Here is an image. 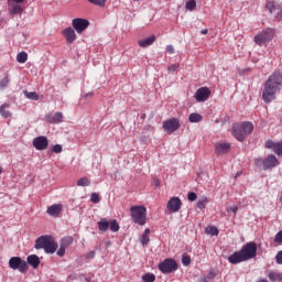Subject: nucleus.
<instances>
[{
	"label": "nucleus",
	"mask_w": 282,
	"mask_h": 282,
	"mask_svg": "<svg viewBox=\"0 0 282 282\" xmlns=\"http://www.w3.org/2000/svg\"><path fill=\"white\" fill-rule=\"evenodd\" d=\"M3 173V169L0 166V175Z\"/></svg>",
	"instance_id": "680f3d73"
},
{
	"label": "nucleus",
	"mask_w": 282,
	"mask_h": 282,
	"mask_svg": "<svg viewBox=\"0 0 282 282\" xmlns=\"http://www.w3.org/2000/svg\"><path fill=\"white\" fill-rule=\"evenodd\" d=\"M159 270L163 274H171L177 270V262L174 259L167 258L159 264Z\"/></svg>",
	"instance_id": "6e6552de"
},
{
	"label": "nucleus",
	"mask_w": 282,
	"mask_h": 282,
	"mask_svg": "<svg viewBox=\"0 0 282 282\" xmlns=\"http://www.w3.org/2000/svg\"><path fill=\"white\" fill-rule=\"evenodd\" d=\"M33 147L36 149V151H45V149L50 147V140L45 135L36 137L33 140Z\"/></svg>",
	"instance_id": "f8f14e48"
},
{
	"label": "nucleus",
	"mask_w": 282,
	"mask_h": 282,
	"mask_svg": "<svg viewBox=\"0 0 282 282\" xmlns=\"http://www.w3.org/2000/svg\"><path fill=\"white\" fill-rule=\"evenodd\" d=\"M9 268L11 270H19L21 274H25L28 272V262L21 259V257H11L9 259Z\"/></svg>",
	"instance_id": "0eeeda50"
},
{
	"label": "nucleus",
	"mask_w": 282,
	"mask_h": 282,
	"mask_svg": "<svg viewBox=\"0 0 282 282\" xmlns=\"http://www.w3.org/2000/svg\"><path fill=\"white\" fill-rule=\"evenodd\" d=\"M153 182H154V186H160V184H161V181L158 177H154Z\"/></svg>",
	"instance_id": "6e6d98bb"
},
{
	"label": "nucleus",
	"mask_w": 282,
	"mask_h": 282,
	"mask_svg": "<svg viewBox=\"0 0 282 282\" xmlns=\"http://www.w3.org/2000/svg\"><path fill=\"white\" fill-rule=\"evenodd\" d=\"M90 202H93V204H99L100 203V196L98 195V193H93L91 194Z\"/></svg>",
	"instance_id": "ea45409f"
},
{
	"label": "nucleus",
	"mask_w": 282,
	"mask_h": 282,
	"mask_svg": "<svg viewBox=\"0 0 282 282\" xmlns=\"http://www.w3.org/2000/svg\"><path fill=\"white\" fill-rule=\"evenodd\" d=\"M26 263H29V265H32L34 270H36V268L41 265V259H39V256L36 254H31V256H28Z\"/></svg>",
	"instance_id": "4be33fe9"
},
{
	"label": "nucleus",
	"mask_w": 282,
	"mask_h": 282,
	"mask_svg": "<svg viewBox=\"0 0 282 282\" xmlns=\"http://www.w3.org/2000/svg\"><path fill=\"white\" fill-rule=\"evenodd\" d=\"M267 10H269L270 14H272V12H276V10H279V8H281V6H279V3L274 2V1H268L265 4Z\"/></svg>",
	"instance_id": "c85d7f7f"
},
{
	"label": "nucleus",
	"mask_w": 282,
	"mask_h": 282,
	"mask_svg": "<svg viewBox=\"0 0 282 282\" xmlns=\"http://www.w3.org/2000/svg\"><path fill=\"white\" fill-rule=\"evenodd\" d=\"M227 210H228V213H237V210H239V207L234 206V207L228 208Z\"/></svg>",
	"instance_id": "5fc2aeb1"
},
{
	"label": "nucleus",
	"mask_w": 282,
	"mask_h": 282,
	"mask_svg": "<svg viewBox=\"0 0 282 282\" xmlns=\"http://www.w3.org/2000/svg\"><path fill=\"white\" fill-rule=\"evenodd\" d=\"M152 43H155V35H151L149 37L138 41V45L140 47H150Z\"/></svg>",
	"instance_id": "5701e85b"
},
{
	"label": "nucleus",
	"mask_w": 282,
	"mask_h": 282,
	"mask_svg": "<svg viewBox=\"0 0 282 282\" xmlns=\"http://www.w3.org/2000/svg\"><path fill=\"white\" fill-rule=\"evenodd\" d=\"M23 94H24V96L26 97V98H29V100H39V95H37V93L36 91H28V90H24L23 91Z\"/></svg>",
	"instance_id": "473e14b6"
},
{
	"label": "nucleus",
	"mask_w": 282,
	"mask_h": 282,
	"mask_svg": "<svg viewBox=\"0 0 282 282\" xmlns=\"http://www.w3.org/2000/svg\"><path fill=\"white\" fill-rule=\"evenodd\" d=\"M58 249V243L52 236H41L35 240V250H44L46 254H54Z\"/></svg>",
	"instance_id": "7ed1b4c3"
},
{
	"label": "nucleus",
	"mask_w": 282,
	"mask_h": 282,
	"mask_svg": "<svg viewBox=\"0 0 282 282\" xmlns=\"http://www.w3.org/2000/svg\"><path fill=\"white\" fill-rule=\"evenodd\" d=\"M93 6H99V8H105L107 0H88Z\"/></svg>",
	"instance_id": "58836bf2"
},
{
	"label": "nucleus",
	"mask_w": 282,
	"mask_h": 282,
	"mask_svg": "<svg viewBox=\"0 0 282 282\" xmlns=\"http://www.w3.org/2000/svg\"><path fill=\"white\" fill-rule=\"evenodd\" d=\"M180 68V64H172L169 66V72H177V69Z\"/></svg>",
	"instance_id": "de8ad7c7"
},
{
	"label": "nucleus",
	"mask_w": 282,
	"mask_h": 282,
	"mask_svg": "<svg viewBox=\"0 0 282 282\" xmlns=\"http://www.w3.org/2000/svg\"><path fill=\"white\" fill-rule=\"evenodd\" d=\"M62 34L65 36L66 43L68 45L74 43V41H76V31L72 26L64 29L62 31Z\"/></svg>",
	"instance_id": "f3484780"
},
{
	"label": "nucleus",
	"mask_w": 282,
	"mask_h": 282,
	"mask_svg": "<svg viewBox=\"0 0 282 282\" xmlns=\"http://www.w3.org/2000/svg\"><path fill=\"white\" fill-rule=\"evenodd\" d=\"M62 212L63 205L61 204H55L47 208V215H50L51 217H56L57 215H61Z\"/></svg>",
	"instance_id": "412c9836"
},
{
	"label": "nucleus",
	"mask_w": 282,
	"mask_h": 282,
	"mask_svg": "<svg viewBox=\"0 0 282 282\" xmlns=\"http://www.w3.org/2000/svg\"><path fill=\"white\" fill-rule=\"evenodd\" d=\"M205 232L212 237H217V235H219V229H217L215 226H208L206 227Z\"/></svg>",
	"instance_id": "c756f323"
},
{
	"label": "nucleus",
	"mask_w": 282,
	"mask_h": 282,
	"mask_svg": "<svg viewBox=\"0 0 282 282\" xmlns=\"http://www.w3.org/2000/svg\"><path fill=\"white\" fill-rule=\"evenodd\" d=\"M200 34H208L207 29L202 30V31H200Z\"/></svg>",
	"instance_id": "bf43d9fd"
},
{
	"label": "nucleus",
	"mask_w": 282,
	"mask_h": 282,
	"mask_svg": "<svg viewBox=\"0 0 282 282\" xmlns=\"http://www.w3.org/2000/svg\"><path fill=\"white\" fill-rule=\"evenodd\" d=\"M265 149H271L275 155H282V140L281 141H273L267 140L264 143Z\"/></svg>",
	"instance_id": "4468645a"
},
{
	"label": "nucleus",
	"mask_w": 282,
	"mask_h": 282,
	"mask_svg": "<svg viewBox=\"0 0 282 282\" xmlns=\"http://www.w3.org/2000/svg\"><path fill=\"white\" fill-rule=\"evenodd\" d=\"M91 184V181L87 177H82L77 181V186H89Z\"/></svg>",
	"instance_id": "4c0bfd02"
},
{
	"label": "nucleus",
	"mask_w": 282,
	"mask_h": 282,
	"mask_svg": "<svg viewBox=\"0 0 282 282\" xmlns=\"http://www.w3.org/2000/svg\"><path fill=\"white\" fill-rule=\"evenodd\" d=\"M275 33L276 32L274 31V29H271V28L265 29L261 33H258L254 36L253 41L256 45H259L261 47L262 45H265V43H270V41L274 39Z\"/></svg>",
	"instance_id": "423d86ee"
},
{
	"label": "nucleus",
	"mask_w": 282,
	"mask_h": 282,
	"mask_svg": "<svg viewBox=\"0 0 282 282\" xmlns=\"http://www.w3.org/2000/svg\"><path fill=\"white\" fill-rule=\"evenodd\" d=\"M9 83H10V79L8 78V76H6L4 78H2V79L0 80V87H1V89H6V87H8V85H9Z\"/></svg>",
	"instance_id": "a19ab883"
},
{
	"label": "nucleus",
	"mask_w": 282,
	"mask_h": 282,
	"mask_svg": "<svg viewBox=\"0 0 282 282\" xmlns=\"http://www.w3.org/2000/svg\"><path fill=\"white\" fill-rule=\"evenodd\" d=\"M163 129L166 133H175L180 129V120L177 118H172L163 122Z\"/></svg>",
	"instance_id": "9b49d317"
},
{
	"label": "nucleus",
	"mask_w": 282,
	"mask_h": 282,
	"mask_svg": "<svg viewBox=\"0 0 282 282\" xmlns=\"http://www.w3.org/2000/svg\"><path fill=\"white\" fill-rule=\"evenodd\" d=\"M97 224H98V229L101 232H107V230H109V221L107 220V218H101V220L98 221Z\"/></svg>",
	"instance_id": "bb28decb"
},
{
	"label": "nucleus",
	"mask_w": 282,
	"mask_h": 282,
	"mask_svg": "<svg viewBox=\"0 0 282 282\" xmlns=\"http://www.w3.org/2000/svg\"><path fill=\"white\" fill-rule=\"evenodd\" d=\"M254 164L256 166H258V169H263V171H268L270 169H274V166H279V159H276L274 154H269L265 159H256Z\"/></svg>",
	"instance_id": "39448f33"
},
{
	"label": "nucleus",
	"mask_w": 282,
	"mask_h": 282,
	"mask_svg": "<svg viewBox=\"0 0 282 282\" xmlns=\"http://www.w3.org/2000/svg\"><path fill=\"white\" fill-rule=\"evenodd\" d=\"M8 3L21 4V3H25V0H8Z\"/></svg>",
	"instance_id": "864d4df0"
},
{
	"label": "nucleus",
	"mask_w": 282,
	"mask_h": 282,
	"mask_svg": "<svg viewBox=\"0 0 282 282\" xmlns=\"http://www.w3.org/2000/svg\"><path fill=\"white\" fill-rule=\"evenodd\" d=\"M210 98V89L208 87H200L195 93V99L197 102H206Z\"/></svg>",
	"instance_id": "2eb2a0df"
},
{
	"label": "nucleus",
	"mask_w": 282,
	"mask_h": 282,
	"mask_svg": "<svg viewBox=\"0 0 282 282\" xmlns=\"http://www.w3.org/2000/svg\"><path fill=\"white\" fill-rule=\"evenodd\" d=\"M10 108V105L8 104H3L0 107V115L2 116V118H11L12 117V112H10V110H8Z\"/></svg>",
	"instance_id": "b1692460"
},
{
	"label": "nucleus",
	"mask_w": 282,
	"mask_h": 282,
	"mask_svg": "<svg viewBox=\"0 0 282 282\" xmlns=\"http://www.w3.org/2000/svg\"><path fill=\"white\" fill-rule=\"evenodd\" d=\"M140 140H141V142H147V140H149V137L148 135H142Z\"/></svg>",
	"instance_id": "4d7b16f0"
},
{
	"label": "nucleus",
	"mask_w": 282,
	"mask_h": 282,
	"mask_svg": "<svg viewBox=\"0 0 282 282\" xmlns=\"http://www.w3.org/2000/svg\"><path fill=\"white\" fill-rule=\"evenodd\" d=\"M275 261L279 265H282V250L276 253Z\"/></svg>",
	"instance_id": "a18cd8bd"
},
{
	"label": "nucleus",
	"mask_w": 282,
	"mask_h": 282,
	"mask_svg": "<svg viewBox=\"0 0 282 282\" xmlns=\"http://www.w3.org/2000/svg\"><path fill=\"white\" fill-rule=\"evenodd\" d=\"M74 30L77 34H83L89 28V20L83 18H75L72 21Z\"/></svg>",
	"instance_id": "9d476101"
},
{
	"label": "nucleus",
	"mask_w": 282,
	"mask_h": 282,
	"mask_svg": "<svg viewBox=\"0 0 282 282\" xmlns=\"http://www.w3.org/2000/svg\"><path fill=\"white\" fill-rule=\"evenodd\" d=\"M182 263H183V265H191V257L184 256L182 258Z\"/></svg>",
	"instance_id": "49530a36"
},
{
	"label": "nucleus",
	"mask_w": 282,
	"mask_h": 282,
	"mask_svg": "<svg viewBox=\"0 0 282 282\" xmlns=\"http://www.w3.org/2000/svg\"><path fill=\"white\" fill-rule=\"evenodd\" d=\"M17 61L18 63H28V53L25 52H20L18 55H17Z\"/></svg>",
	"instance_id": "72a5a7b5"
},
{
	"label": "nucleus",
	"mask_w": 282,
	"mask_h": 282,
	"mask_svg": "<svg viewBox=\"0 0 282 282\" xmlns=\"http://www.w3.org/2000/svg\"><path fill=\"white\" fill-rule=\"evenodd\" d=\"M198 282H209V281H208V278H200V279L198 280Z\"/></svg>",
	"instance_id": "13d9d810"
},
{
	"label": "nucleus",
	"mask_w": 282,
	"mask_h": 282,
	"mask_svg": "<svg viewBox=\"0 0 282 282\" xmlns=\"http://www.w3.org/2000/svg\"><path fill=\"white\" fill-rule=\"evenodd\" d=\"M230 149H231L230 143L219 142L215 144L216 155H226V153H230Z\"/></svg>",
	"instance_id": "dca6fc26"
},
{
	"label": "nucleus",
	"mask_w": 282,
	"mask_h": 282,
	"mask_svg": "<svg viewBox=\"0 0 282 282\" xmlns=\"http://www.w3.org/2000/svg\"><path fill=\"white\" fill-rule=\"evenodd\" d=\"M74 243V238L72 236L68 237H64L61 239L59 241V246H62V248H69V246H72Z\"/></svg>",
	"instance_id": "393cba45"
},
{
	"label": "nucleus",
	"mask_w": 282,
	"mask_h": 282,
	"mask_svg": "<svg viewBox=\"0 0 282 282\" xmlns=\"http://www.w3.org/2000/svg\"><path fill=\"white\" fill-rule=\"evenodd\" d=\"M65 250H67L65 247L59 246V249L57 250V256L65 257Z\"/></svg>",
	"instance_id": "09e8293b"
},
{
	"label": "nucleus",
	"mask_w": 282,
	"mask_h": 282,
	"mask_svg": "<svg viewBox=\"0 0 282 282\" xmlns=\"http://www.w3.org/2000/svg\"><path fill=\"white\" fill-rule=\"evenodd\" d=\"M274 242L282 243V230L275 235Z\"/></svg>",
	"instance_id": "c03bdc74"
},
{
	"label": "nucleus",
	"mask_w": 282,
	"mask_h": 282,
	"mask_svg": "<svg viewBox=\"0 0 282 282\" xmlns=\"http://www.w3.org/2000/svg\"><path fill=\"white\" fill-rule=\"evenodd\" d=\"M229 263H232V265H237V263H243V261H247L243 257V253L241 251H236L231 256L228 257Z\"/></svg>",
	"instance_id": "6ab92c4d"
},
{
	"label": "nucleus",
	"mask_w": 282,
	"mask_h": 282,
	"mask_svg": "<svg viewBox=\"0 0 282 282\" xmlns=\"http://www.w3.org/2000/svg\"><path fill=\"white\" fill-rule=\"evenodd\" d=\"M143 282H155V274L153 273H145L142 275Z\"/></svg>",
	"instance_id": "e433bc0d"
},
{
	"label": "nucleus",
	"mask_w": 282,
	"mask_h": 282,
	"mask_svg": "<svg viewBox=\"0 0 282 282\" xmlns=\"http://www.w3.org/2000/svg\"><path fill=\"white\" fill-rule=\"evenodd\" d=\"M186 10H189V12H193L195 8H197V2L195 0H188L185 4Z\"/></svg>",
	"instance_id": "c9c22d12"
},
{
	"label": "nucleus",
	"mask_w": 282,
	"mask_h": 282,
	"mask_svg": "<svg viewBox=\"0 0 282 282\" xmlns=\"http://www.w3.org/2000/svg\"><path fill=\"white\" fill-rule=\"evenodd\" d=\"M215 276H217V274L214 273V271H210V272L207 274V281H213V279H215Z\"/></svg>",
	"instance_id": "3c124183"
},
{
	"label": "nucleus",
	"mask_w": 282,
	"mask_h": 282,
	"mask_svg": "<svg viewBox=\"0 0 282 282\" xmlns=\"http://www.w3.org/2000/svg\"><path fill=\"white\" fill-rule=\"evenodd\" d=\"M187 199L188 202H195V199H197V194L195 192L188 193Z\"/></svg>",
	"instance_id": "37998d69"
},
{
	"label": "nucleus",
	"mask_w": 282,
	"mask_h": 282,
	"mask_svg": "<svg viewBox=\"0 0 282 282\" xmlns=\"http://www.w3.org/2000/svg\"><path fill=\"white\" fill-rule=\"evenodd\" d=\"M166 208L169 213H180V209L182 208V199L176 196L170 198L166 204Z\"/></svg>",
	"instance_id": "ddd939ff"
},
{
	"label": "nucleus",
	"mask_w": 282,
	"mask_h": 282,
	"mask_svg": "<svg viewBox=\"0 0 282 282\" xmlns=\"http://www.w3.org/2000/svg\"><path fill=\"white\" fill-rule=\"evenodd\" d=\"M189 122H202L204 117L197 112L191 113L188 117Z\"/></svg>",
	"instance_id": "7c9ffc66"
},
{
	"label": "nucleus",
	"mask_w": 282,
	"mask_h": 282,
	"mask_svg": "<svg viewBox=\"0 0 282 282\" xmlns=\"http://www.w3.org/2000/svg\"><path fill=\"white\" fill-rule=\"evenodd\" d=\"M208 197L203 196L197 200V208H199V210H204V208H206V204H208Z\"/></svg>",
	"instance_id": "2f4dec72"
},
{
	"label": "nucleus",
	"mask_w": 282,
	"mask_h": 282,
	"mask_svg": "<svg viewBox=\"0 0 282 282\" xmlns=\"http://www.w3.org/2000/svg\"><path fill=\"white\" fill-rule=\"evenodd\" d=\"M9 6V14H11V17H15V14H22L23 13V6L21 4H17L14 2H8Z\"/></svg>",
	"instance_id": "aec40b11"
},
{
	"label": "nucleus",
	"mask_w": 282,
	"mask_h": 282,
	"mask_svg": "<svg viewBox=\"0 0 282 282\" xmlns=\"http://www.w3.org/2000/svg\"><path fill=\"white\" fill-rule=\"evenodd\" d=\"M149 235H151V229L147 228L140 239L142 246H149V241H151Z\"/></svg>",
	"instance_id": "cd10ccee"
},
{
	"label": "nucleus",
	"mask_w": 282,
	"mask_h": 282,
	"mask_svg": "<svg viewBox=\"0 0 282 282\" xmlns=\"http://www.w3.org/2000/svg\"><path fill=\"white\" fill-rule=\"evenodd\" d=\"M252 131H254V124L250 121H245L234 124L231 133L238 142H243Z\"/></svg>",
	"instance_id": "f03ea898"
},
{
	"label": "nucleus",
	"mask_w": 282,
	"mask_h": 282,
	"mask_svg": "<svg viewBox=\"0 0 282 282\" xmlns=\"http://www.w3.org/2000/svg\"><path fill=\"white\" fill-rule=\"evenodd\" d=\"M130 215L134 224H139V226H144L147 224V207L132 206L130 208Z\"/></svg>",
	"instance_id": "20e7f679"
},
{
	"label": "nucleus",
	"mask_w": 282,
	"mask_h": 282,
	"mask_svg": "<svg viewBox=\"0 0 282 282\" xmlns=\"http://www.w3.org/2000/svg\"><path fill=\"white\" fill-rule=\"evenodd\" d=\"M94 257H96V251H89V252L86 254V259H94Z\"/></svg>",
	"instance_id": "603ef678"
},
{
	"label": "nucleus",
	"mask_w": 282,
	"mask_h": 282,
	"mask_svg": "<svg viewBox=\"0 0 282 282\" xmlns=\"http://www.w3.org/2000/svg\"><path fill=\"white\" fill-rule=\"evenodd\" d=\"M279 19H282V11L278 14Z\"/></svg>",
	"instance_id": "052dcab7"
},
{
	"label": "nucleus",
	"mask_w": 282,
	"mask_h": 282,
	"mask_svg": "<svg viewBox=\"0 0 282 282\" xmlns=\"http://www.w3.org/2000/svg\"><path fill=\"white\" fill-rule=\"evenodd\" d=\"M282 87V73L279 70L273 72L264 82L262 89V100L270 105L272 100H276V94L281 91Z\"/></svg>",
	"instance_id": "f257e3e1"
},
{
	"label": "nucleus",
	"mask_w": 282,
	"mask_h": 282,
	"mask_svg": "<svg viewBox=\"0 0 282 282\" xmlns=\"http://www.w3.org/2000/svg\"><path fill=\"white\" fill-rule=\"evenodd\" d=\"M45 120L51 124H59V122H63V112L47 113Z\"/></svg>",
	"instance_id": "a211bd4d"
},
{
	"label": "nucleus",
	"mask_w": 282,
	"mask_h": 282,
	"mask_svg": "<svg viewBox=\"0 0 282 282\" xmlns=\"http://www.w3.org/2000/svg\"><path fill=\"white\" fill-rule=\"evenodd\" d=\"M240 252H242V257L247 261H250V259H254V257H257V242L254 241L247 242L241 248Z\"/></svg>",
	"instance_id": "1a4fd4ad"
},
{
	"label": "nucleus",
	"mask_w": 282,
	"mask_h": 282,
	"mask_svg": "<svg viewBox=\"0 0 282 282\" xmlns=\"http://www.w3.org/2000/svg\"><path fill=\"white\" fill-rule=\"evenodd\" d=\"M109 228L111 232H118V230H120V225L118 224V220L116 219L111 220L109 224Z\"/></svg>",
	"instance_id": "f704fd0d"
},
{
	"label": "nucleus",
	"mask_w": 282,
	"mask_h": 282,
	"mask_svg": "<svg viewBox=\"0 0 282 282\" xmlns=\"http://www.w3.org/2000/svg\"><path fill=\"white\" fill-rule=\"evenodd\" d=\"M53 153H63V145L61 144H55L53 147Z\"/></svg>",
	"instance_id": "79ce46f5"
},
{
	"label": "nucleus",
	"mask_w": 282,
	"mask_h": 282,
	"mask_svg": "<svg viewBox=\"0 0 282 282\" xmlns=\"http://www.w3.org/2000/svg\"><path fill=\"white\" fill-rule=\"evenodd\" d=\"M166 52L167 54H175V47L170 44L166 46Z\"/></svg>",
	"instance_id": "8fccbe9b"
},
{
	"label": "nucleus",
	"mask_w": 282,
	"mask_h": 282,
	"mask_svg": "<svg viewBox=\"0 0 282 282\" xmlns=\"http://www.w3.org/2000/svg\"><path fill=\"white\" fill-rule=\"evenodd\" d=\"M269 280L271 282H281L282 281V273L281 272H276V271H270L269 274Z\"/></svg>",
	"instance_id": "a878e982"
}]
</instances>
